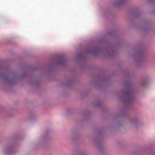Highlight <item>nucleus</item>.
I'll use <instances>...</instances> for the list:
<instances>
[{
	"instance_id": "nucleus-1",
	"label": "nucleus",
	"mask_w": 155,
	"mask_h": 155,
	"mask_svg": "<svg viewBox=\"0 0 155 155\" xmlns=\"http://www.w3.org/2000/svg\"><path fill=\"white\" fill-rule=\"evenodd\" d=\"M70 138L73 143L77 142L78 140V128L77 126L73 127L71 132Z\"/></svg>"
},
{
	"instance_id": "nucleus-2",
	"label": "nucleus",
	"mask_w": 155,
	"mask_h": 155,
	"mask_svg": "<svg viewBox=\"0 0 155 155\" xmlns=\"http://www.w3.org/2000/svg\"><path fill=\"white\" fill-rule=\"evenodd\" d=\"M70 112L71 114H74L77 112V109L72 108L70 110Z\"/></svg>"
},
{
	"instance_id": "nucleus-3",
	"label": "nucleus",
	"mask_w": 155,
	"mask_h": 155,
	"mask_svg": "<svg viewBox=\"0 0 155 155\" xmlns=\"http://www.w3.org/2000/svg\"><path fill=\"white\" fill-rule=\"evenodd\" d=\"M78 57H79V55H78Z\"/></svg>"
}]
</instances>
